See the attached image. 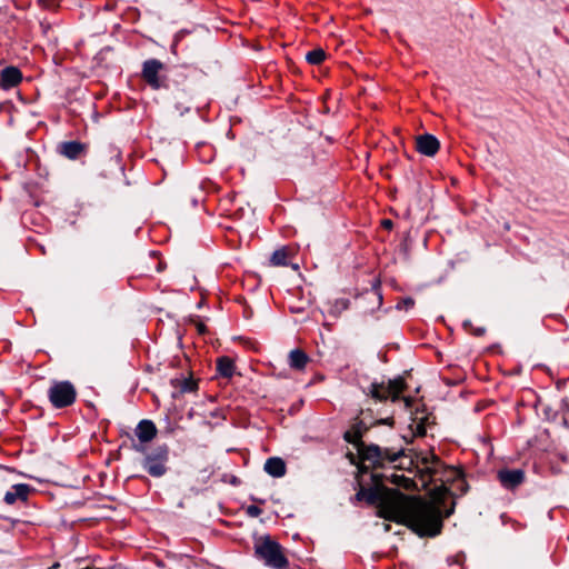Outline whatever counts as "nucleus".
<instances>
[{"instance_id":"obj_1","label":"nucleus","mask_w":569,"mask_h":569,"mask_svg":"<svg viewBox=\"0 0 569 569\" xmlns=\"http://www.w3.org/2000/svg\"><path fill=\"white\" fill-rule=\"evenodd\" d=\"M357 480L360 486L356 493L358 501L366 500L369 505L379 507L380 516L385 519L397 521L411 528L420 537H435L442 528V513L440 505L448 493L447 488L440 487L432 493L433 501H426L421 498H410L398 489H390L382 483L380 473H370V487H366L365 475L360 472L359 462Z\"/></svg>"},{"instance_id":"obj_2","label":"nucleus","mask_w":569,"mask_h":569,"mask_svg":"<svg viewBox=\"0 0 569 569\" xmlns=\"http://www.w3.org/2000/svg\"><path fill=\"white\" fill-rule=\"evenodd\" d=\"M368 430V426L362 420H357L350 430L346 431L343 438L352 443L357 453L348 452L347 457L352 465L359 462L360 472H367L369 469L383 466L385 461L395 462L403 456V450L393 451L390 448H381L378 445H366L361 438Z\"/></svg>"},{"instance_id":"obj_3","label":"nucleus","mask_w":569,"mask_h":569,"mask_svg":"<svg viewBox=\"0 0 569 569\" xmlns=\"http://www.w3.org/2000/svg\"><path fill=\"white\" fill-rule=\"evenodd\" d=\"M254 555L273 569H286L289 565L283 548L268 535L256 538Z\"/></svg>"},{"instance_id":"obj_4","label":"nucleus","mask_w":569,"mask_h":569,"mask_svg":"<svg viewBox=\"0 0 569 569\" xmlns=\"http://www.w3.org/2000/svg\"><path fill=\"white\" fill-rule=\"evenodd\" d=\"M48 398L54 408H67L74 403L77 390L70 381H54L48 389Z\"/></svg>"},{"instance_id":"obj_5","label":"nucleus","mask_w":569,"mask_h":569,"mask_svg":"<svg viewBox=\"0 0 569 569\" xmlns=\"http://www.w3.org/2000/svg\"><path fill=\"white\" fill-rule=\"evenodd\" d=\"M169 448L167 445L158 446L147 453L142 460L143 468L152 477H162L167 472Z\"/></svg>"},{"instance_id":"obj_6","label":"nucleus","mask_w":569,"mask_h":569,"mask_svg":"<svg viewBox=\"0 0 569 569\" xmlns=\"http://www.w3.org/2000/svg\"><path fill=\"white\" fill-rule=\"evenodd\" d=\"M405 388V380L402 378H397L389 380L387 385H385V382H372L367 393L378 401H385L389 398L392 401H397Z\"/></svg>"},{"instance_id":"obj_7","label":"nucleus","mask_w":569,"mask_h":569,"mask_svg":"<svg viewBox=\"0 0 569 569\" xmlns=\"http://www.w3.org/2000/svg\"><path fill=\"white\" fill-rule=\"evenodd\" d=\"M136 436L140 443H133L132 448L138 452H144V443L150 442L157 436V427L151 420H141L136 428Z\"/></svg>"},{"instance_id":"obj_8","label":"nucleus","mask_w":569,"mask_h":569,"mask_svg":"<svg viewBox=\"0 0 569 569\" xmlns=\"http://www.w3.org/2000/svg\"><path fill=\"white\" fill-rule=\"evenodd\" d=\"M163 68V63L157 59H149L143 62L142 78L151 88H160L161 83L158 74Z\"/></svg>"},{"instance_id":"obj_9","label":"nucleus","mask_w":569,"mask_h":569,"mask_svg":"<svg viewBox=\"0 0 569 569\" xmlns=\"http://www.w3.org/2000/svg\"><path fill=\"white\" fill-rule=\"evenodd\" d=\"M498 479L503 488L515 489L525 481V471L522 469L503 468L498 471Z\"/></svg>"},{"instance_id":"obj_10","label":"nucleus","mask_w":569,"mask_h":569,"mask_svg":"<svg viewBox=\"0 0 569 569\" xmlns=\"http://www.w3.org/2000/svg\"><path fill=\"white\" fill-rule=\"evenodd\" d=\"M418 463L422 466L420 468L419 465H417L418 472L422 480L427 478L431 480L439 472V468L441 467L440 459L433 453L423 456Z\"/></svg>"},{"instance_id":"obj_11","label":"nucleus","mask_w":569,"mask_h":569,"mask_svg":"<svg viewBox=\"0 0 569 569\" xmlns=\"http://www.w3.org/2000/svg\"><path fill=\"white\" fill-rule=\"evenodd\" d=\"M440 148L439 140L430 133H425L416 138V149L425 156L433 157Z\"/></svg>"},{"instance_id":"obj_12","label":"nucleus","mask_w":569,"mask_h":569,"mask_svg":"<svg viewBox=\"0 0 569 569\" xmlns=\"http://www.w3.org/2000/svg\"><path fill=\"white\" fill-rule=\"evenodd\" d=\"M32 491L33 489L29 485L18 483L12 486L11 489L7 491L3 500L7 505H13L17 501L26 502Z\"/></svg>"},{"instance_id":"obj_13","label":"nucleus","mask_w":569,"mask_h":569,"mask_svg":"<svg viewBox=\"0 0 569 569\" xmlns=\"http://www.w3.org/2000/svg\"><path fill=\"white\" fill-rule=\"evenodd\" d=\"M22 80L21 71L16 67H7L0 73V87L9 89L16 87Z\"/></svg>"},{"instance_id":"obj_14","label":"nucleus","mask_w":569,"mask_h":569,"mask_svg":"<svg viewBox=\"0 0 569 569\" xmlns=\"http://www.w3.org/2000/svg\"><path fill=\"white\" fill-rule=\"evenodd\" d=\"M86 146L79 141H67L59 146V151L68 159H78L84 151Z\"/></svg>"},{"instance_id":"obj_15","label":"nucleus","mask_w":569,"mask_h":569,"mask_svg":"<svg viewBox=\"0 0 569 569\" xmlns=\"http://www.w3.org/2000/svg\"><path fill=\"white\" fill-rule=\"evenodd\" d=\"M310 361L308 355L301 349H293L289 352L288 363L290 368L296 370L305 369L306 365Z\"/></svg>"},{"instance_id":"obj_16","label":"nucleus","mask_w":569,"mask_h":569,"mask_svg":"<svg viewBox=\"0 0 569 569\" xmlns=\"http://www.w3.org/2000/svg\"><path fill=\"white\" fill-rule=\"evenodd\" d=\"M263 468L272 477H282L286 473V463L278 457L267 459Z\"/></svg>"},{"instance_id":"obj_17","label":"nucleus","mask_w":569,"mask_h":569,"mask_svg":"<svg viewBox=\"0 0 569 569\" xmlns=\"http://www.w3.org/2000/svg\"><path fill=\"white\" fill-rule=\"evenodd\" d=\"M233 361L228 357H221L217 360L218 372L226 378H230L233 373Z\"/></svg>"},{"instance_id":"obj_18","label":"nucleus","mask_w":569,"mask_h":569,"mask_svg":"<svg viewBox=\"0 0 569 569\" xmlns=\"http://www.w3.org/2000/svg\"><path fill=\"white\" fill-rule=\"evenodd\" d=\"M380 477L382 479V482L385 480H388L396 486H400V487H403L407 489L410 488V486L412 485V480H410L409 478H406L402 475H397L395 472H392L390 476L380 473Z\"/></svg>"},{"instance_id":"obj_19","label":"nucleus","mask_w":569,"mask_h":569,"mask_svg":"<svg viewBox=\"0 0 569 569\" xmlns=\"http://www.w3.org/2000/svg\"><path fill=\"white\" fill-rule=\"evenodd\" d=\"M325 58L326 52L320 48L311 50L306 54L307 61L311 64H320Z\"/></svg>"},{"instance_id":"obj_20","label":"nucleus","mask_w":569,"mask_h":569,"mask_svg":"<svg viewBox=\"0 0 569 569\" xmlns=\"http://www.w3.org/2000/svg\"><path fill=\"white\" fill-rule=\"evenodd\" d=\"M271 263L274 266H286L287 264V252L283 249L276 250L271 256Z\"/></svg>"},{"instance_id":"obj_21","label":"nucleus","mask_w":569,"mask_h":569,"mask_svg":"<svg viewBox=\"0 0 569 569\" xmlns=\"http://www.w3.org/2000/svg\"><path fill=\"white\" fill-rule=\"evenodd\" d=\"M181 392H193L197 390V382L193 379H182L179 381Z\"/></svg>"},{"instance_id":"obj_22","label":"nucleus","mask_w":569,"mask_h":569,"mask_svg":"<svg viewBox=\"0 0 569 569\" xmlns=\"http://www.w3.org/2000/svg\"><path fill=\"white\" fill-rule=\"evenodd\" d=\"M413 305H415L413 299L410 298V297H407V298L401 299L397 303V309H399V310H408V309L412 308Z\"/></svg>"},{"instance_id":"obj_23","label":"nucleus","mask_w":569,"mask_h":569,"mask_svg":"<svg viewBox=\"0 0 569 569\" xmlns=\"http://www.w3.org/2000/svg\"><path fill=\"white\" fill-rule=\"evenodd\" d=\"M471 332H472V335H475L477 337H481L485 335L486 329L483 327H478V328H473Z\"/></svg>"},{"instance_id":"obj_24","label":"nucleus","mask_w":569,"mask_h":569,"mask_svg":"<svg viewBox=\"0 0 569 569\" xmlns=\"http://www.w3.org/2000/svg\"><path fill=\"white\" fill-rule=\"evenodd\" d=\"M197 330L200 335H204L207 332V327L202 322H197Z\"/></svg>"},{"instance_id":"obj_25","label":"nucleus","mask_w":569,"mask_h":569,"mask_svg":"<svg viewBox=\"0 0 569 569\" xmlns=\"http://www.w3.org/2000/svg\"><path fill=\"white\" fill-rule=\"evenodd\" d=\"M417 433L419 436H425L426 435V428H425V426L421 422H419L417 425Z\"/></svg>"},{"instance_id":"obj_26","label":"nucleus","mask_w":569,"mask_h":569,"mask_svg":"<svg viewBox=\"0 0 569 569\" xmlns=\"http://www.w3.org/2000/svg\"><path fill=\"white\" fill-rule=\"evenodd\" d=\"M261 510L257 506L251 505V518L258 517L260 515Z\"/></svg>"},{"instance_id":"obj_27","label":"nucleus","mask_w":569,"mask_h":569,"mask_svg":"<svg viewBox=\"0 0 569 569\" xmlns=\"http://www.w3.org/2000/svg\"><path fill=\"white\" fill-rule=\"evenodd\" d=\"M382 226L383 228L386 229H391L392 228V221L391 220H382Z\"/></svg>"},{"instance_id":"obj_28","label":"nucleus","mask_w":569,"mask_h":569,"mask_svg":"<svg viewBox=\"0 0 569 569\" xmlns=\"http://www.w3.org/2000/svg\"><path fill=\"white\" fill-rule=\"evenodd\" d=\"M392 422H393V420L391 418L381 419L378 421V423H388V425H391Z\"/></svg>"},{"instance_id":"obj_29","label":"nucleus","mask_w":569,"mask_h":569,"mask_svg":"<svg viewBox=\"0 0 569 569\" xmlns=\"http://www.w3.org/2000/svg\"><path fill=\"white\" fill-rule=\"evenodd\" d=\"M59 568H60V563L54 562L49 569H59Z\"/></svg>"},{"instance_id":"obj_30","label":"nucleus","mask_w":569,"mask_h":569,"mask_svg":"<svg viewBox=\"0 0 569 569\" xmlns=\"http://www.w3.org/2000/svg\"><path fill=\"white\" fill-rule=\"evenodd\" d=\"M463 326H465L466 328H467V327H469V326L471 327V322H470V321H465V322H463Z\"/></svg>"},{"instance_id":"obj_31","label":"nucleus","mask_w":569,"mask_h":569,"mask_svg":"<svg viewBox=\"0 0 569 569\" xmlns=\"http://www.w3.org/2000/svg\"><path fill=\"white\" fill-rule=\"evenodd\" d=\"M409 405H410L409 399H406V406L409 407Z\"/></svg>"}]
</instances>
